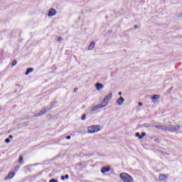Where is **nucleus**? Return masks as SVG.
Here are the masks:
<instances>
[{"label":"nucleus","mask_w":182,"mask_h":182,"mask_svg":"<svg viewBox=\"0 0 182 182\" xmlns=\"http://www.w3.org/2000/svg\"><path fill=\"white\" fill-rule=\"evenodd\" d=\"M138 105H139V107L143 106V103L142 102H139Z\"/></svg>","instance_id":"obj_27"},{"label":"nucleus","mask_w":182,"mask_h":182,"mask_svg":"<svg viewBox=\"0 0 182 182\" xmlns=\"http://www.w3.org/2000/svg\"><path fill=\"white\" fill-rule=\"evenodd\" d=\"M81 119L86 120V114H82V116L81 117Z\"/></svg>","instance_id":"obj_21"},{"label":"nucleus","mask_w":182,"mask_h":182,"mask_svg":"<svg viewBox=\"0 0 182 182\" xmlns=\"http://www.w3.org/2000/svg\"><path fill=\"white\" fill-rule=\"evenodd\" d=\"M5 141H6V143H11V140H10L9 139H6L5 140Z\"/></svg>","instance_id":"obj_24"},{"label":"nucleus","mask_w":182,"mask_h":182,"mask_svg":"<svg viewBox=\"0 0 182 182\" xmlns=\"http://www.w3.org/2000/svg\"><path fill=\"white\" fill-rule=\"evenodd\" d=\"M160 97V95H155L152 97V100H154V99H159Z\"/></svg>","instance_id":"obj_19"},{"label":"nucleus","mask_w":182,"mask_h":182,"mask_svg":"<svg viewBox=\"0 0 182 182\" xmlns=\"http://www.w3.org/2000/svg\"><path fill=\"white\" fill-rule=\"evenodd\" d=\"M135 136H136V137H139V139H140V133L136 132V133L135 134Z\"/></svg>","instance_id":"obj_22"},{"label":"nucleus","mask_w":182,"mask_h":182,"mask_svg":"<svg viewBox=\"0 0 182 182\" xmlns=\"http://www.w3.org/2000/svg\"><path fill=\"white\" fill-rule=\"evenodd\" d=\"M31 72H33V68H31L27 69V70H26L25 75H26V76H28V75H29V73H30Z\"/></svg>","instance_id":"obj_15"},{"label":"nucleus","mask_w":182,"mask_h":182,"mask_svg":"<svg viewBox=\"0 0 182 182\" xmlns=\"http://www.w3.org/2000/svg\"><path fill=\"white\" fill-rule=\"evenodd\" d=\"M16 63H18V61H16V60H13L11 66H15V65H16Z\"/></svg>","instance_id":"obj_20"},{"label":"nucleus","mask_w":182,"mask_h":182,"mask_svg":"<svg viewBox=\"0 0 182 182\" xmlns=\"http://www.w3.org/2000/svg\"><path fill=\"white\" fill-rule=\"evenodd\" d=\"M146 136V132H142L139 136V139H141Z\"/></svg>","instance_id":"obj_18"},{"label":"nucleus","mask_w":182,"mask_h":182,"mask_svg":"<svg viewBox=\"0 0 182 182\" xmlns=\"http://www.w3.org/2000/svg\"><path fill=\"white\" fill-rule=\"evenodd\" d=\"M99 109H103V106L101 105H96L92 108V112H96V110H99Z\"/></svg>","instance_id":"obj_7"},{"label":"nucleus","mask_w":182,"mask_h":182,"mask_svg":"<svg viewBox=\"0 0 182 182\" xmlns=\"http://www.w3.org/2000/svg\"><path fill=\"white\" fill-rule=\"evenodd\" d=\"M121 180L124 182H133V178L127 173H122L119 175Z\"/></svg>","instance_id":"obj_1"},{"label":"nucleus","mask_w":182,"mask_h":182,"mask_svg":"<svg viewBox=\"0 0 182 182\" xmlns=\"http://www.w3.org/2000/svg\"><path fill=\"white\" fill-rule=\"evenodd\" d=\"M95 87H96L97 90H102V89H103L104 86H103V84L97 82L95 84Z\"/></svg>","instance_id":"obj_10"},{"label":"nucleus","mask_w":182,"mask_h":182,"mask_svg":"<svg viewBox=\"0 0 182 182\" xmlns=\"http://www.w3.org/2000/svg\"><path fill=\"white\" fill-rule=\"evenodd\" d=\"M55 15H56V10L55 9H50L48 16H55Z\"/></svg>","instance_id":"obj_4"},{"label":"nucleus","mask_w":182,"mask_h":182,"mask_svg":"<svg viewBox=\"0 0 182 182\" xmlns=\"http://www.w3.org/2000/svg\"><path fill=\"white\" fill-rule=\"evenodd\" d=\"M18 163L19 164H22L23 163V156H22V155L19 156Z\"/></svg>","instance_id":"obj_16"},{"label":"nucleus","mask_w":182,"mask_h":182,"mask_svg":"<svg viewBox=\"0 0 182 182\" xmlns=\"http://www.w3.org/2000/svg\"><path fill=\"white\" fill-rule=\"evenodd\" d=\"M66 139H67V140H70L71 137H70V136H67Z\"/></svg>","instance_id":"obj_26"},{"label":"nucleus","mask_w":182,"mask_h":182,"mask_svg":"<svg viewBox=\"0 0 182 182\" xmlns=\"http://www.w3.org/2000/svg\"><path fill=\"white\" fill-rule=\"evenodd\" d=\"M100 131V127L99 125H93L88 127L87 132L88 133H97V132Z\"/></svg>","instance_id":"obj_2"},{"label":"nucleus","mask_w":182,"mask_h":182,"mask_svg":"<svg viewBox=\"0 0 182 182\" xmlns=\"http://www.w3.org/2000/svg\"><path fill=\"white\" fill-rule=\"evenodd\" d=\"M48 110H49V108H45L43 109H42L41 111H40V112L38 114H37V117L39 116H42L43 114H45V113H46V112H48Z\"/></svg>","instance_id":"obj_8"},{"label":"nucleus","mask_w":182,"mask_h":182,"mask_svg":"<svg viewBox=\"0 0 182 182\" xmlns=\"http://www.w3.org/2000/svg\"><path fill=\"white\" fill-rule=\"evenodd\" d=\"M49 182H58V180L55 179H51Z\"/></svg>","instance_id":"obj_23"},{"label":"nucleus","mask_w":182,"mask_h":182,"mask_svg":"<svg viewBox=\"0 0 182 182\" xmlns=\"http://www.w3.org/2000/svg\"><path fill=\"white\" fill-rule=\"evenodd\" d=\"M12 137H13L12 135L9 136V139H12Z\"/></svg>","instance_id":"obj_31"},{"label":"nucleus","mask_w":182,"mask_h":182,"mask_svg":"<svg viewBox=\"0 0 182 182\" xmlns=\"http://www.w3.org/2000/svg\"><path fill=\"white\" fill-rule=\"evenodd\" d=\"M112 96H113L112 93H109L108 94L104 99L107 101L109 102V100H110V99H112Z\"/></svg>","instance_id":"obj_13"},{"label":"nucleus","mask_w":182,"mask_h":182,"mask_svg":"<svg viewBox=\"0 0 182 182\" xmlns=\"http://www.w3.org/2000/svg\"><path fill=\"white\" fill-rule=\"evenodd\" d=\"M15 172H9L8 175L4 178L5 181H8L9 180H11L13 177H15Z\"/></svg>","instance_id":"obj_3"},{"label":"nucleus","mask_w":182,"mask_h":182,"mask_svg":"<svg viewBox=\"0 0 182 182\" xmlns=\"http://www.w3.org/2000/svg\"><path fill=\"white\" fill-rule=\"evenodd\" d=\"M69 178V175L66 174L64 176H61V180H68Z\"/></svg>","instance_id":"obj_17"},{"label":"nucleus","mask_w":182,"mask_h":182,"mask_svg":"<svg viewBox=\"0 0 182 182\" xmlns=\"http://www.w3.org/2000/svg\"><path fill=\"white\" fill-rule=\"evenodd\" d=\"M154 127L156 129H159V130H167V127L166 126H163V125H155Z\"/></svg>","instance_id":"obj_5"},{"label":"nucleus","mask_w":182,"mask_h":182,"mask_svg":"<svg viewBox=\"0 0 182 182\" xmlns=\"http://www.w3.org/2000/svg\"><path fill=\"white\" fill-rule=\"evenodd\" d=\"M74 92H75V93H76L77 92V88H75Z\"/></svg>","instance_id":"obj_28"},{"label":"nucleus","mask_w":182,"mask_h":182,"mask_svg":"<svg viewBox=\"0 0 182 182\" xmlns=\"http://www.w3.org/2000/svg\"><path fill=\"white\" fill-rule=\"evenodd\" d=\"M108 104H109V102L106 101V100L104 98V100L101 102L100 105L102 106V107H105V106H107Z\"/></svg>","instance_id":"obj_12"},{"label":"nucleus","mask_w":182,"mask_h":182,"mask_svg":"<svg viewBox=\"0 0 182 182\" xmlns=\"http://www.w3.org/2000/svg\"><path fill=\"white\" fill-rule=\"evenodd\" d=\"M118 95H119V96H122V92H119L118 93Z\"/></svg>","instance_id":"obj_30"},{"label":"nucleus","mask_w":182,"mask_h":182,"mask_svg":"<svg viewBox=\"0 0 182 182\" xmlns=\"http://www.w3.org/2000/svg\"><path fill=\"white\" fill-rule=\"evenodd\" d=\"M159 180L160 181H166V180H167V176L164 174H161L159 176Z\"/></svg>","instance_id":"obj_11"},{"label":"nucleus","mask_w":182,"mask_h":182,"mask_svg":"<svg viewBox=\"0 0 182 182\" xmlns=\"http://www.w3.org/2000/svg\"><path fill=\"white\" fill-rule=\"evenodd\" d=\"M95 41H92V42L90 44L89 47H88L89 50H93V48H95Z\"/></svg>","instance_id":"obj_14"},{"label":"nucleus","mask_w":182,"mask_h":182,"mask_svg":"<svg viewBox=\"0 0 182 182\" xmlns=\"http://www.w3.org/2000/svg\"><path fill=\"white\" fill-rule=\"evenodd\" d=\"M117 105H119V106H122V105H123V103H124V98H123L122 97H120L117 100Z\"/></svg>","instance_id":"obj_6"},{"label":"nucleus","mask_w":182,"mask_h":182,"mask_svg":"<svg viewBox=\"0 0 182 182\" xmlns=\"http://www.w3.org/2000/svg\"><path fill=\"white\" fill-rule=\"evenodd\" d=\"M57 41L59 42V41H62V37H58V38H57Z\"/></svg>","instance_id":"obj_25"},{"label":"nucleus","mask_w":182,"mask_h":182,"mask_svg":"<svg viewBox=\"0 0 182 182\" xmlns=\"http://www.w3.org/2000/svg\"><path fill=\"white\" fill-rule=\"evenodd\" d=\"M108 171H110V166H105L101 169V173H108Z\"/></svg>","instance_id":"obj_9"},{"label":"nucleus","mask_w":182,"mask_h":182,"mask_svg":"<svg viewBox=\"0 0 182 182\" xmlns=\"http://www.w3.org/2000/svg\"><path fill=\"white\" fill-rule=\"evenodd\" d=\"M137 28H139V26H138L137 25H135V26H134V28H135V29H137Z\"/></svg>","instance_id":"obj_29"}]
</instances>
